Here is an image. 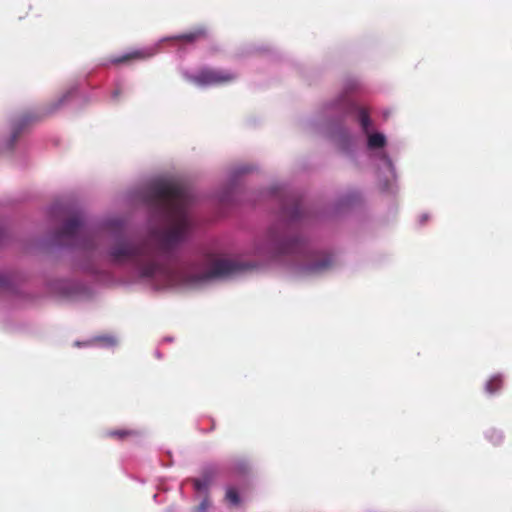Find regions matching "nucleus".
Here are the masks:
<instances>
[{
	"instance_id": "nucleus-18",
	"label": "nucleus",
	"mask_w": 512,
	"mask_h": 512,
	"mask_svg": "<svg viewBox=\"0 0 512 512\" xmlns=\"http://www.w3.org/2000/svg\"><path fill=\"white\" fill-rule=\"evenodd\" d=\"M225 499L233 506L240 504L239 494L234 487L230 486L226 489Z\"/></svg>"
},
{
	"instance_id": "nucleus-14",
	"label": "nucleus",
	"mask_w": 512,
	"mask_h": 512,
	"mask_svg": "<svg viewBox=\"0 0 512 512\" xmlns=\"http://www.w3.org/2000/svg\"><path fill=\"white\" fill-rule=\"evenodd\" d=\"M386 143L385 136L380 133H374L368 137V147L371 149L382 148Z\"/></svg>"
},
{
	"instance_id": "nucleus-19",
	"label": "nucleus",
	"mask_w": 512,
	"mask_h": 512,
	"mask_svg": "<svg viewBox=\"0 0 512 512\" xmlns=\"http://www.w3.org/2000/svg\"><path fill=\"white\" fill-rule=\"evenodd\" d=\"M248 464L246 461L244 460H241V461H238L237 463L234 464L232 470L235 472V473H239V474H245L247 471H248Z\"/></svg>"
},
{
	"instance_id": "nucleus-2",
	"label": "nucleus",
	"mask_w": 512,
	"mask_h": 512,
	"mask_svg": "<svg viewBox=\"0 0 512 512\" xmlns=\"http://www.w3.org/2000/svg\"><path fill=\"white\" fill-rule=\"evenodd\" d=\"M160 251V234L153 231L148 240L141 246L135 245L122 236L109 250V258L113 263L132 264L141 277H151L158 270Z\"/></svg>"
},
{
	"instance_id": "nucleus-20",
	"label": "nucleus",
	"mask_w": 512,
	"mask_h": 512,
	"mask_svg": "<svg viewBox=\"0 0 512 512\" xmlns=\"http://www.w3.org/2000/svg\"><path fill=\"white\" fill-rule=\"evenodd\" d=\"M7 281L4 277L0 276V288L6 285Z\"/></svg>"
},
{
	"instance_id": "nucleus-8",
	"label": "nucleus",
	"mask_w": 512,
	"mask_h": 512,
	"mask_svg": "<svg viewBox=\"0 0 512 512\" xmlns=\"http://www.w3.org/2000/svg\"><path fill=\"white\" fill-rule=\"evenodd\" d=\"M152 55H154L153 52H148L146 50H133L121 56L112 57L110 62L114 65L129 64L136 60L146 59Z\"/></svg>"
},
{
	"instance_id": "nucleus-9",
	"label": "nucleus",
	"mask_w": 512,
	"mask_h": 512,
	"mask_svg": "<svg viewBox=\"0 0 512 512\" xmlns=\"http://www.w3.org/2000/svg\"><path fill=\"white\" fill-rule=\"evenodd\" d=\"M332 265V258L329 256L321 257L316 259L312 263L304 267V272L309 274L320 273L328 269Z\"/></svg>"
},
{
	"instance_id": "nucleus-5",
	"label": "nucleus",
	"mask_w": 512,
	"mask_h": 512,
	"mask_svg": "<svg viewBox=\"0 0 512 512\" xmlns=\"http://www.w3.org/2000/svg\"><path fill=\"white\" fill-rule=\"evenodd\" d=\"M236 79V75L227 70H217L205 68L198 72L194 80L202 85H220L232 82Z\"/></svg>"
},
{
	"instance_id": "nucleus-1",
	"label": "nucleus",
	"mask_w": 512,
	"mask_h": 512,
	"mask_svg": "<svg viewBox=\"0 0 512 512\" xmlns=\"http://www.w3.org/2000/svg\"><path fill=\"white\" fill-rule=\"evenodd\" d=\"M193 195L188 187L162 178V287H197L214 279L233 276L247 265L239 261L206 256L198 262L186 263L166 254L186 242L195 227L190 211Z\"/></svg>"
},
{
	"instance_id": "nucleus-7",
	"label": "nucleus",
	"mask_w": 512,
	"mask_h": 512,
	"mask_svg": "<svg viewBox=\"0 0 512 512\" xmlns=\"http://www.w3.org/2000/svg\"><path fill=\"white\" fill-rule=\"evenodd\" d=\"M143 201L157 210L160 206V178H154L143 191Z\"/></svg>"
},
{
	"instance_id": "nucleus-3",
	"label": "nucleus",
	"mask_w": 512,
	"mask_h": 512,
	"mask_svg": "<svg viewBox=\"0 0 512 512\" xmlns=\"http://www.w3.org/2000/svg\"><path fill=\"white\" fill-rule=\"evenodd\" d=\"M55 241L60 245L82 247L90 249L93 246L92 239L84 226L80 215L70 217L63 227L56 232Z\"/></svg>"
},
{
	"instance_id": "nucleus-15",
	"label": "nucleus",
	"mask_w": 512,
	"mask_h": 512,
	"mask_svg": "<svg viewBox=\"0 0 512 512\" xmlns=\"http://www.w3.org/2000/svg\"><path fill=\"white\" fill-rule=\"evenodd\" d=\"M206 37V30L203 28L196 29L192 32L185 33L181 35L179 38L186 42H195L199 39Z\"/></svg>"
},
{
	"instance_id": "nucleus-21",
	"label": "nucleus",
	"mask_w": 512,
	"mask_h": 512,
	"mask_svg": "<svg viewBox=\"0 0 512 512\" xmlns=\"http://www.w3.org/2000/svg\"><path fill=\"white\" fill-rule=\"evenodd\" d=\"M119 94H120V91H119L118 89H116V90L113 92V97H114V98H118Z\"/></svg>"
},
{
	"instance_id": "nucleus-16",
	"label": "nucleus",
	"mask_w": 512,
	"mask_h": 512,
	"mask_svg": "<svg viewBox=\"0 0 512 512\" xmlns=\"http://www.w3.org/2000/svg\"><path fill=\"white\" fill-rule=\"evenodd\" d=\"M358 120L365 133H368L371 126V119L368 111L365 108L358 109Z\"/></svg>"
},
{
	"instance_id": "nucleus-6",
	"label": "nucleus",
	"mask_w": 512,
	"mask_h": 512,
	"mask_svg": "<svg viewBox=\"0 0 512 512\" xmlns=\"http://www.w3.org/2000/svg\"><path fill=\"white\" fill-rule=\"evenodd\" d=\"M215 473L212 470H205L201 478L193 479V487L197 492H204L205 496L201 503L195 507L196 512H206L211 505V501L207 494L208 488L213 480Z\"/></svg>"
},
{
	"instance_id": "nucleus-10",
	"label": "nucleus",
	"mask_w": 512,
	"mask_h": 512,
	"mask_svg": "<svg viewBox=\"0 0 512 512\" xmlns=\"http://www.w3.org/2000/svg\"><path fill=\"white\" fill-rule=\"evenodd\" d=\"M140 435V432L136 429L120 428L112 429L106 432V436L119 441H124L130 438H135Z\"/></svg>"
},
{
	"instance_id": "nucleus-4",
	"label": "nucleus",
	"mask_w": 512,
	"mask_h": 512,
	"mask_svg": "<svg viewBox=\"0 0 512 512\" xmlns=\"http://www.w3.org/2000/svg\"><path fill=\"white\" fill-rule=\"evenodd\" d=\"M304 244L297 238L288 239L286 235L279 230L278 227H271L263 242V247L259 248V252H267L272 255H281L294 253L302 250Z\"/></svg>"
},
{
	"instance_id": "nucleus-12",
	"label": "nucleus",
	"mask_w": 512,
	"mask_h": 512,
	"mask_svg": "<svg viewBox=\"0 0 512 512\" xmlns=\"http://www.w3.org/2000/svg\"><path fill=\"white\" fill-rule=\"evenodd\" d=\"M301 205L298 200L293 199L291 201V205L285 206L283 209V214L285 217H288L291 220H296L301 216Z\"/></svg>"
},
{
	"instance_id": "nucleus-13",
	"label": "nucleus",
	"mask_w": 512,
	"mask_h": 512,
	"mask_svg": "<svg viewBox=\"0 0 512 512\" xmlns=\"http://www.w3.org/2000/svg\"><path fill=\"white\" fill-rule=\"evenodd\" d=\"M70 95H71V92H66L59 99L50 103L45 108L43 114L50 115V114H53L54 112H56L59 108H61L68 101V98L70 97Z\"/></svg>"
},
{
	"instance_id": "nucleus-17",
	"label": "nucleus",
	"mask_w": 512,
	"mask_h": 512,
	"mask_svg": "<svg viewBox=\"0 0 512 512\" xmlns=\"http://www.w3.org/2000/svg\"><path fill=\"white\" fill-rule=\"evenodd\" d=\"M502 387V379L500 376H493L491 377L488 382L486 383V391L489 394H494L495 392L499 391Z\"/></svg>"
},
{
	"instance_id": "nucleus-11",
	"label": "nucleus",
	"mask_w": 512,
	"mask_h": 512,
	"mask_svg": "<svg viewBox=\"0 0 512 512\" xmlns=\"http://www.w3.org/2000/svg\"><path fill=\"white\" fill-rule=\"evenodd\" d=\"M38 118L39 117L37 116L25 114L13 125V131L11 135V146L16 142L24 127L27 126L29 123L37 120Z\"/></svg>"
}]
</instances>
